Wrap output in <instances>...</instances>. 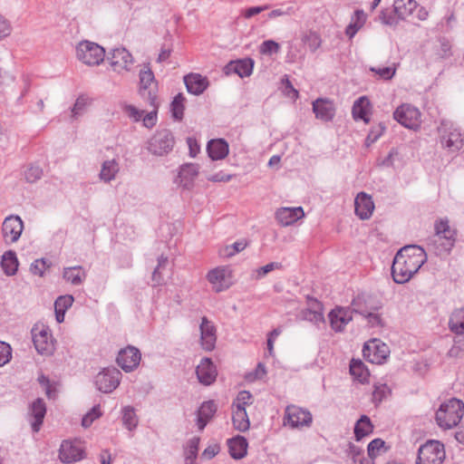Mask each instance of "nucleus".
Wrapping results in <instances>:
<instances>
[{
	"mask_svg": "<svg viewBox=\"0 0 464 464\" xmlns=\"http://www.w3.org/2000/svg\"><path fill=\"white\" fill-rule=\"evenodd\" d=\"M233 425L238 431L244 432L249 428V420L246 409H234L232 415Z\"/></svg>",
	"mask_w": 464,
	"mask_h": 464,
	"instance_id": "41",
	"label": "nucleus"
},
{
	"mask_svg": "<svg viewBox=\"0 0 464 464\" xmlns=\"http://www.w3.org/2000/svg\"><path fill=\"white\" fill-rule=\"evenodd\" d=\"M312 420L311 412L305 409L295 405H289L285 409V424L293 428L308 427Z\"/></svg>",
	"mask_w": 464,
	"mask_h": 464,
	"instance_id": "13",
	"label": "nucleus"
},
{
	"mask_svg": "<svg viewBox=\"0 0 464 464\" xmlns=\"http://www.w3.org/2000/svg\"><path fill=\"white\" fill-rule=\"evenodd\" d=\"M58 457L65 464L78 462L85 458L84 447L77 438L64 440L61 443Z\"/></svg>",
	"mask_w": 464,
	"mask_h": 464,
	"instance_id": "8",
	"label": "nucleus"
},
{
	"mask_svg": "<svg viewBox=\"0 0 464 464\" xmlns=\"http://www.w3.org/2000/svg\"><path fill=\"white\" fill-rule=\"evenodd\" d=\"M199 438L194 437L189 440L184 446V460L185 464H198L197 457L198 452Z\"/></svg>",
	"mask_w": 464,
	"mask_h": 464,
	"instance_id": "38",
	"label": "nucleus"
},
{
	"mask_svg": "<svg viewBox=\"0 0 464 464\" xmlns=\"http://www.w3.org/2000/svg\"><path fill=\"white\" fill-rule=\"evenodd\" d=\"M185 97L182 93L177 94L171 102V112L175 120L181 121L184 115Z\"/></svg>",
	"mask_w": 464,
	"mask_h": 464,
	"instance_id": "47",
	"label": "nucleus"
},
{
	"mask_svg": "<svg viewBox=\"0 0 464 464\" xmlns=\"http://www.w3.org/2000/svg\"><path fill=\"white\" fill-rule=\"evenodd\" d=\"M313 111L315 117L323 121H332L335 114L333 102L327 99H317L313 102Z\"/></svg>",
	"mask_w": 464,
	"mask_h": 464,
	"instance_id": "24",
	"label": "nucleus"
},
{
	"mask_svg": "<svg viewBox=\"0 0 464 464\" xmlns=\"http://www.w3.org/2000/svg\"><path fill=\"white\" fill-rule=\"evenodd\" d=\"M314 308L304 309L300 313L301 319L308 321L319 327L320 324H324L323 308L321 303L314 300Z\"/></svg>",
	"mask_w": 464,
	"mask_h": 464,
	"instance_id": "31",
	"label": "nucleus"
},
{
	"mask_svg": "<svg viewBox=\"0 0 464 464\" xmlns=\"http://www.w3.org/2000/svg\"><path fill=\"white\" fill-rule=\"evenodd\" d=\"M217 411V405L214 401H204L197 412V426L198 431H202L208 420Z\"/></svg>",
	"mask_w": 464,
	"mask_h": 464,
	"instance_id": "26",
	"label": "nucleus"
},
{
	"mask_svg": "<svg viewBox=\"0 0 464 464\" xmlns=\"http://www.w3.org/2000/svg\"><path fill=\"white\" fill-rule=\"evenodd\" d=\"M230 456L235 459H241L247 453L248 443L246 437H231L227 440Z\"/></svg>",
	"mask_w": 464,
	"mask_h": 464,
	"instance_id": "28",
	"label": "nucleus"
},
{
	"mask_svg": "<svg viewBox=\"0 0 464 464\" xmlns=\"http://www.w3.org/2000/svg\"><path fill=\"white\" fill-rule=\"evenodd\" d=\"M140 359V350L129 345L119 352L116 362L124 372H130L139 366Z\"/></svg>",
	"mask_w": 464,
	"mask_h": 464,
	"instance_id": "14",
	"label": "nucleus"
},
{
	"mask_svg": "<svg viewBox=\"0 0 464 464\" xmlns=\"http://www.w3.org/2000/svg\"><path fill=\"white\" fill-rule=\"evenodd\" d=\"M122 423L129 431L133 430L137 426L138 418L132 407L126 406L122 409Z\"/></svg>",
	"mask_w": 464,
	"mask_h": 464,
	"instance_id": "46",
	"label": "nucleus"
},
{
	"mask_svg": "<svg viewBox=\"0 0 464 464\" xmlns=\"http://www.w3.org/2000/svg\"><path fill=\"white\" fill-rule=\"evenodd\" d=\"M73 296L71 295L59 296L54 302V309L65 311L69 309L73 303Z\"/></svg>",
	"mask_w": 464,
	"mask_h": 464,
	"instance_id": "55",
	"label": "nucleus"
},
{
	"mask_svg": "<svg viewBox=\"0 0 464 464\" xmlns=\"http://www.w3.org/2000/svg\"><path fill=\"white\" fill-rule=\"evenodd\" d=\"M370 110V102L366 97H360L355 101L352 113L354 120H362L365 123L370 121L367 114Z\"/></svg>",
	"mask_w": 464,
	"mask_h": 464,
	"instance_id": "34",
	"label": "nucleus"
},
{
	"mask_svg": "<svg viewBox=\"0 0 464 464\" xmlns=\"http://www.w3.org/2000/svg\"><path fill=\"white\" fill-rule=\"evenodd\" d=\"M1 266L6 276H14L18 268L15 252L6 251L2 256Z\"/></svg>",
	"mask_w": 464,
	"mask_h": 464,
	"instance_id": "37",
	"label": "nucleus"
},
{
	"mask_svg": "<svg viewBox=\"0 0 464 464\" xmlns=\"http://www.w3.org/2000/svg\"><path fill=\"white\" fill-rule=\"evenodd\" d=\"M24 229V223L20 217L11 215L5 218L2 225V233L5 242H16Z\"/></svg>",
	"mask_w": 464,
	"mask_h": 464,
	"instance_id": "16",
	"label": "nucleus"
},
{
	"mask_svg": "<svg viewBox=\"0 0 464 464\" xmlns=\"http://www.w3.org/2000/svg\"><path fill=\"white\" fill-rule=\"evenodd\" d=\"M12 32V26L7 19L0 14V40L10 35Z\"/></svg>",
	"mask_w": 464,
	"mask_h": 464,
	"instance_id": "63",
	"label": "nucleus"
},
{
	"mask_svg": "<svg viewBox=\"0 0 464 464\" xmlns=\"http://www.w3.org/2000/svg\"><path fill=\"white\" fill-rule=\"evenodd\" d=\"M254 61L250 58L232 61L226 66V72H235L241 78L247 77L252 73Z\"/></svg>",
	"mask_w": 464,
	"mask_h": 464,
	"instance_id": "29",
	"label": "nucleus"
},
{
	"mask_svg": "<svg viewBox=\"0 0 464 464\" xmlns=\"http://www.w3.org/2000/svg\"><path fill=\"white\" fill-rule=\"evenodd\" d=\"M207 277L213 289L218 293L227 289L231 285V271L227 266L212 269L208 272Z\"/></svg>",
	"mask_w": 464,
	"mask_h": 464,
	"instance_id": "17",
	"label": "nucleus"
},
{
	"mask_svg": "<svg viewBox=\"0 0 464 464\" xmlns=\"http://www.w3.org/2000/svg\"><path fill=\"white\" fill-rule=\"evenodd\" d=\"M372 431L373 426L371 420L367 416L362 415L354 426V435H370Z\"/></svg>",
	"mask_w": 464,
	"mask_h": 464,
	"instance_id": "48",
	"label": "nucleus"
},
{
	"mask_svg": "<svg viewBox=\"0 0 464 464\" xmlns=\"http://www.w3.org/2000/svg\"><path fill=\"white\" fill-rule=\"evenodd\" d=\"M42 176L43 169L39 166H29L27 169L24 171V178L30 183L37 181L42 178Z\"/></svg>",
	"mask_w": 464,
	"mask_h": 464,
	"instance_id": "53",
	"label": "nucleus"
},
{
	"mask_svg": "<svg viewBox=\"0 0 464 464\" xmlns=\"http://www.w3.org/2000/svg\"><path fill=\"white\" fill-rule=\"evenodd\" d=\"M282 264L278 262H271L264 266L258 267L255 269L252 273V278L255 280H259L263 277H265L268 273L276 270L281 269Z\"/></svg>",
	"mask_w": 464,
	"mask_h": 464,
	"instance_id": "49",
	"label": "nucleus"
},
{
	"mask_svg": "<svg viewBox=\"0 0 464 464\" xmlns=\"http://www.w3.org/2000/svg\"><path fill=\"white\" fill-rule=\"evenodd\" d=\"M363 357L374 364H382L390 354L388 345L380 340L372 339L365 343L362 349Z\"/></svg>",
	"mask_w": 464,
	"mask_h": 464,
	"instance_id": "10",
	"label": "nucleus"
},
{
	"mask_svg": "<svg viewBox=\"0 0 464 464\" xmlns=\"http://www.w3.org/2000/svg\"><path fill=\"white\" fill-rule=\"evenodd\" d=\"M100 406H94L89 412H87L82 420V425L85 428L90 427L94 420L101 416Z\"/></svg>",
	"mask_w": 464,
	"mask_h": 464,
	"instance_id": "56",
	"label": "nucleus"
},
{
	"mask_svg": "<svg viewBox=\"0 0 464 464\" xmlns=\"http://www.w3.org/2000/svg\"><path fill=\"white\" fill-rule=\"evenodd\" d=\"M425 250L416 245L401 247L395 255L392 266V276L395 283L404 284L426 263Z\"/></svg>",
	"mask_w": 464,
	"mask_h": 464,
	"instance_id": "1",
	"label": "nucleus"
},
{
	"mask_svg": "<svg viewBox=\"0 0 464 464\" xmlns=\"http://www.w3.org/2000/svg\"><path fill=\"white\" fill-rule=\"evenodd\" d=\"M449 326L456 334H464V307L455 310L450 315Z\"/></svg>",
	"mask_w": 464,
	"mask_h": 464,
	"instance_id": "39",
	"label": "nucleus"
},
{
	"mask_svg": "<svg viewBox=\"0 0 464 464\" xmlns=\"http://www.w3.org/2000/svg\"><path fill=\"white\" fill-rule=\"evenodd\" d=\"M110 64L114 72L118 73L123 71H130V67L134 63L131 53L125 48H115L108 57Z\"/></svg>",
	"mask_w": 464,
	"mask_h": 464,
	"instance_id": "15",
	"label": "nucleus"
},
{
	"mask_svg": "<svg viewBox=\"0 0 464 464\" xmlns=\"http://www.w3.org/2000/svg\"><path fill=\"white\" fill-rule=\"evenodd\" d=\"M139 93L141 98L149 102L152 108H159L160 102L157 96V82L150 64H145L139 73Z\"/></svg>",
	"mask_w": 464,
	"mask_h": 464,
	"instance_id": "4",
	"label": "nucleus"
},
{
	"mask_svg": "<svg viewBox=\"0 0 464 464\" xmlns=\"http://www.w3.org/2000/svg\"><path fill=\"white\" fill-rule=\"evenodd\" d=\"M464 415V402L451 398L440 404L436 411V421L439 427L447 430L456 427Z\"/></svg>",
	"mask_w": 464,
	"mask_h": 464,
	"instance_id": "3",
	"label": "nucleus"
},
{
	"mask_svg": "<svg viewBox=\"0 0 464 464\" xmlns=\"http://www.w3.org/2000/svg\"><path fill=\"white\" fill-rule=\"evenodd\" d=\"M389 449L390 446L384 440L381 438H375L368 444V455L370 458L374 459L388 451Z\"/></svg>",
	"mask_w": 464,
	"mask_h": 464,
	"instance_id": "45",
	"label": "nucleus"
},
{
	"mask_svg": "<svg viewBox=\"0 0 464 464\" xmlns=\"http://www.w3.org/2000/svg\"><path fill=\"white\" fill-rule=\"evenodd\" d=\"M121 372L115 367L105 368L95 378V384L99 391L109 393L120 384Z\"/></svg>",
	"mask_w": 464,
	"mask_h": 464,
	"instance_id": "12",
	"label": "nucleus"
},
{
	"mask_svg": "<svg viewBox=\"0 0 464 464\" xmlns=\"http://www.w3.org/2000/svg\"><path fill=\"white\" fill-rule=\"evenodd\" d=\"M199 330L202 348L208 352L212 351L217 341V330L214 324L204 316L201 319Z\"/></svg>",
	"mask_w": 464,
	"mask_h": 464,
	"instance_id": "19",
	"label": "nucleus"
},
{
	"mask_svg": "<svg viewBox=\"0 0 464 464\" xmlns=\"http://www.w3.org/2000/svg\"><path fill=\"white\" fill-rule=\"evenodd\" d=\"M184 82L187 91L194 95H199L208 86V81L206 77L201 76L198 73H190L184 77Z\"/></svg>",
	"mask_w": 464,
	"mask_h": 464,
	"instance_id": "25",
	"label": "nucleus"
},
{
	"mask_svg": "<svg viewBox=\"0 0 464 464\" xmlns=\"http://www.w3.org/2000/svg\"><path fill=\"white\" fill-rule=\"evenodd\" d=\"M280 50V45L273 40H266L260 45V53L263 54L277 53Z\"/></svg>",
	"mask_w": 464,
	"mask_h": 464,
	"instance_id": "57",
	"label": "nucleus"
},
{
	"mask_svg": "<svg viewBox=\"0 0 464 464\" xmlns=\"http://www.w3.org/2000/svg\"><path fill=\"white\" fill-rule=\"evenodd\" d=\"M91 100L85 94H81L75 101L73 106L71 109V119L77 120L85 111L87 107L90 105Z\"/></svg>",
	"mask_w": 464,
	"mask_h": 464,
	"instance_id": "42",
	"label": "nucleus"
},
{
	"mask_svg": "<svg viewBox=\"0 0 464 464\" xmlns=\"http://www.w3.org/2000/svg\"><path fill=\"white\" fill-rule=\"evenodd\" d=\"M199 172L198 165L195 163H186L180 166L175 183L185 189H190L194 186V181Z\"/></svg>",
	"mask_w": 464,
	"mask_h": 464,
	"instance_id": "18",
	"label": "nucleus"
},
{
	"mask_svg": "<svg viewBox=\"0 0 464 464\" xmlns=\"http://www.w3.org/2000/svg\"><path fill=\"white\" fill-rule=\"evenodd\" d=\"M456 241V231L449 225V220L440 219L435 223V234L428 239V246L437 256L448 255Z\"/></svg>",
	"mask_w": 464,
	"mask_h": 464,
	"instance_id": "2",
	"label": "nucleus"
},
{
	"mask_svg": "<svg viewBox=\"0 0 464 464\" xmlns=\"http://www.w3.org/2000/svg\"><path fill=\"white\" fill-rule=\"evenodd\" d=\"M374 210V203L372 197L365 193L360 192L354 199V211L356 216L362 220L369 219Z\"/></svg>",
	"mask_w": 464,
	"mask_h": 464,
	"instance_id": "20",
	"label": "nucleus"
},
{
	"mask_svg": "<svg viewBox=\"0 0 464 464\" xmlns=\"http://www.w3.org/2000/svg\"><path fill=\"white\" fill-rule=\"evenodd\" d=\"M371 71L378 74L383 80L392 79L396 72L395 68L392 67H383V68H375L372 67Z\"/></svg>",
	"mask_w": 464,
	"mask_h": 464,
	"instance_id": "59",
	"label": "nucleus"
},
{
	"mask_svg": "<svg viewBox=\"0 0 464 464\" xmlns=\"http://www.w3.org/2000/svg\"><path fill=\"white\" fill-rule=\"evenodd\" d=\"M119 170L120 166L116 160H105L102 165L100 179L104 182H110L116 178Z\"/></svg>",
	"mask_w": 464,
	"mask_h": 464,
	"instance_id": "35",
	"label": "nucleus"
},
{
	"mask_svg": "<svg viewBox=\"0 0 464 464\" xmlns=\"http://www.w3.org/2000/svg\"><path fill=\"white\" fill-rule=\"evenodd\" d=\"M175 139L169 130H158L148 141V150L156 156H164L169 153L174 147Z\"/></svg>",
	"mask_w": 464,
	"mask_h": 464,
	"instance_id": "7",
	"label": "nucleus"
},
{
	"mask_svg": "<svg viewBox=\"0 0 464 464\" xmlns=\"http://www.w3.org/2000/svg\"><path fill=\"white\" fill-rule=\"evenodd\" d=\"M445 457L444 445L437 440H430L419 448L416 464H442Z\"/></svg>",
	"mask_w": 464,
	"mask_h": 464,
	"instance_id": "6",
	"label": "nucleus"
},
{
	"mask_svg": "<svg viewBox=\"0 0 464 464\" xmlns=\"http://www.w3.org/2000/svg\"><path fill=\"white\" fill-rule=\"evenodd\" d=\"M157 110L158 108H153L150 112H148L142 119L143 125L146 128H152L156 125L157 122Z\"/></svg>",
	"mask_w": 464,
	"mask_h": 464,
	"instance_id": "64",
	"label": "nucleus"
},
{
	"mask_svg": "<svg viewBox=\"0 0 464 464\" xmlns=\"http://www.w3.org/2000/svg\"><path fill=\"white\" fill-rule=\"evenodd\" d=\"M196 373L200 383L204 385L212 384L217 378L216 366L209 358H204L196 369Z\"/></svg>",
	"mask_w": 464,
	"mask_h": 464,
	"instance_id": "21",
	"label": "nucleus"
},
{
	"mask_svg": "<svg viewBox=\"0 0 464 464\" xmlns=\"http://www.w3.org/2000/svg\"><path fill=\"white\" fill-rule=\"evenodd\" d=\"M396 14H393L392 12H390L387 9L382 10V12L379 14V20L383 24L387 25H395L397 24V19L395 17Z\"/></svg>",
	"mask_w": 464,
	"mask_h": 464,
	"instance_id": "60",
	"label": "nucleus"
},
{
	"mask_svg": "<svg viewBox=\"0 0 464 464\" xmlns=\"http://www.w3.org/2000/svg\"><path fill=\"white\" fill-rule=\"evenodd\" d=\"M33 342L36 351L43 355H51L54 351V339L48 327H34Z\"/></svg>",
	"mask_w": 464,
	"mask_h": 464,
	"instance_id": "9",
	"label": "nucleus"
},
{
	"mask_svg": "<svg viewBox=\"0 0 464 464\" xmlns=\"http://www.w3.org/2000/svg\"><path fill=\"white\" fill-rule=\"evenodd\" d=\"M247 244L246 241H237L232 244L229 246H227L225 255L227 256H232L237 253L243 251L246 247Z\"/></svg>",
	"mask_w": 464,
	"mask_h": 464,
	"instance_id": "61",
	"label": "nucleus"
},
{
	"mask_svg": "<svg viewBox=\"0 0 464 464\" xmlns=\"http://www.w3.org/2000/svg\"><path fill=\"white\" fill-rule=\"evenodd\" d=\"M169 264V259L167 256H164L161 255L158 258V266L155 267L153 273H152V282L153 285H160L164 283V275L163 272L166 269L167 266Z\"/></svg>",
	"mask_w": 464,
	"mask_h": 464,
	"instance_id": "44",
	"label": "nucleus"
},
{
	"mask_svg": "<svg viewBox=\"0 0 464 464\" xmlns=\"http://www.w3.org/2000/svg\"><path fill=\"white\" fill-rule=\"evenodd\" d=\"M304 216L301 207L297 208H281L276 212V218L283 227L293 225Z\"/></svg>",
	"mask_w": 464,
	"mask_h": 464,
	"instance_id": "23",
	"label": "nucleus"
},
{
	"mask_svg": "<svg viewBox=\"0 0 464 464\" xmlns=\"http://www.w3.org/2000/svg\"><path fill=\"white\" fill-rule=\"evenodd\" d=\"M331 327L335 332H341L344 326L352 321V312L349 308L336 307L333 309L329 314Z\"/></svg>",
	"mask_w": 464,
	"mask_h": 464,
	"instance_id": "22",
	"label": "nucleus"
},
{
	"mask_svg": "<svg viewBox=\"0 0 464 464\" xmlns=\"http://www.w3.org/2000/svg\"><path fill=\"white\" fill-rule=\"evenodd\" d=\"M207 150L211 160H222L228 154V144L223 139L212 140L208 142Z\"/></svg>",
	"mask_w": 464,
	"mask_h": 464,
	"instance_id": "30",
	"label": "nucleus"
},
{
	"mask_svg": "<svg viewBox=\"0 0 464 464\" xmlns=\"http://www.w3.org/2000/svg\"><path fill=\"white\" fill-rule=\"evenodd\" d=\"M124 111L134 121H139L144 113V111H140V110L137 109L135 106L130 105V104L126 105L124 107Z\"/></svg>",
	"mask_w": 464,
	"mask_h": 464,
	"instance_id": "62",
	"label": "nucleus"
},
{
	"mask_svg": "<svg viewBox=\"0 0 464 464\" xmlns=\"http://www.w3.org/2000/svg\"><path fill=\"white\" fill-rule=\"evenodd\" d=\"M76 57L86 65L95 66L103 62L105 50L94 42L83 40L76 46Z\"/></svg>",
	"mask_w": 464,
	"mask_h": 464,
	"instance_id": "5",
	"label": "nucleus"
},
{
	"mask_svg": "<svg viewBox=\"0 0 464 464\" xmlns=\"http://www.w3.org/2000/svg\"><path fill=\"white\" fill-rule=\"evenodd\" d=\"M46 413V406L43 399L38 398L30 406V414L34 418L31 423L33 432H38Z\"/></svg>",
	"mask_w": 464,
	"mask_h": 464,
	"instance_id": "27",
	"label": "nucleus"
},
{
	"mask_svg": "<svg viewBox=\"0 0 464 464\" xmlns=\"http://www.w3.org/2000/svg\"><path fill=\"white\" fill-rule=\"evenodd\" d=\"M390 393L391 390L386 384L376 385L372 392V401L374 403L378 404Z\"/></svg>",
	"mask_w": 464,
	"mask_h": 464,
	"instance_id": "52",
	"label": "nucleus"
},
{
	"mask_svg": "<svg viewBox=\"0 0 464 464\" xmlns=\"http://www.w3.org/2000/svg\"><path fill=\"white\" fill-rule=\"evenodd\" d=\"M366 20V15L362 10H356L352 18V23L347 26L345 33L349 38H353L356 33L362 27Z\"/></svg>",
	"mask_w": 464,
	"mask_h": 464,
	"instance_id": "40",
	"label": "nucleus"
},
{
	"mask_svg": "<svg viewBox=\"0 0 464 464\" xmlns=\"http://www.w3.org/2000/svg\"><path fill=\"white\" fill-rule=\"evenodd\" d=\"M49 266L50 265L47 264L46 259H36L34 262L31 264L30 271L34 275L43 276L45 270L49 267Z\"/></svg>",
	"mask_w": 464,
	"mask_h": 464,
	"instance_id": "54",
	"label": "nucleus"
},
{
	"mask_svg": "<svg viewBox=\"0 0 464 464\" xmlns=\"http://www.w3.org/2000/svg\"><path fill=\"white\" fill-rule=\"evenodd\" d=\"M252 402V394L248 391H241L233 403L235 409H246Z\"/></svg>",
	"mask_w": 464,
	"mask_h": 464,
	"instance_id": "51",
	"label": "nucleus"
},
{
	"mask_svg": "<svg viewBox=\"0 0 464 464\" xmlns=\"http://www.w3.org/2000/svg\"><path fill=\"white\" fill-rule=\"evenodd\" d=\"M417 7L418 4L415 0H394L393 3V12L400 19L413 15Z\"/></svg>",
	"mask_w": 464,
	"mask_h": 464,
	"instance_id": "32",
	"label": "nucleus"
},
{
	"mask_svg": "<svg viewBox=\"0 0 464 464\" xmlns=\"http://www.w3.org/2000/svg\"><path fill=\"white\" fill-rule=\"evenodd\" d=\"M12 358V348L11 346L5 342L0 341V367L4 366Z\"/></svg>",
	"mask_w": 464,
	"mask_h": 464,
	"instance_id": "58",
	"label": "nucleus"
},
{
	"mask_svg": "<svg viewBox=\"0 0 464 464\" xmlns=\"http://www.w3.org/2000/svg\"><path fill=\"white\" fill-rule=\"evenodd\" d=\"M441 143L443 146L448 148L452 151L459 150L463 146V140L461 138V134L457 129H453L449 132L447 136H443L441 139Z\"/></svg>",
	"mask_w": 464,
	"mask_h": 464,
	"instance_id": "36",
	"label": "nucleus"
},
{
	"mask_svg": "<svg viewBox=\"0 0 464 464\" xmlns=\"http://www.w3.org/2000/svg\"><path fill=\"white\" fill-rule=\"evenodd\" d=\"M350 373L360 382H364L369 376V372L361 360H352L350 363Z\"/></svg>",
	"mask_w": 464,
	"mask_h": 464,
	"instance_id": "43",
	"label": "nucleus"
},
{
	"mask_svg": "<svg viewBox=\"0 0 464 464\" xmlns=\"http://www.w3.org/2000/svg\"><path fill=\"white\" fill-rule=\"evenodd\" d=\"M393 118L404 127L417 130L420 125V112L410 104L399 106L393 112Z\"/></svg>",
	"mask_w": 464,
	"mask_h": 464,
	"instance_id": "11",
	"label": "nucleus"
},
{
	"mask_svg": "<svg viewBox=\"0 0 464 464\" xmlns=\"http://www.w3.org/2000/svg\"><path fill=\"white\" fill-rule=\"evenodd\" d=\"M385 129H386V127L382 123H379V124L373 126L366 137V140H365L366 146L369 147L372 143H374L382 135Z\"/></svg>",
	"mask_w": 464,
	"mask_h": 464,
	"instance_id": "50",
	"label": "nucleus"
},
{
	"mask_svg": "<svg viewBox=\"0 0 464 464\" xmlns=\"http://www.w3.org/2000/svg\"><path fill=\"white\" fill-rule=\"evenodd\" d=\"M63 278L73 285H80L86 278V272L81 266L65 267Z\"/></svg>",
	"mask_w": 464,
	"mask_h": 464,
	"instance_id": "33",
	"label": "nucleus"
}]
</instances>
